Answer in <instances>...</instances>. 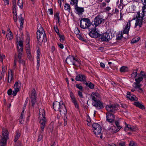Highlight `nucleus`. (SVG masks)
<instances>
[{
	"instance_id": "nucleus-52",
	"label": "nucleus",
	"mask_w": 146,
	"mask_h": 146,
	"mask_svg": "<svg viewBox=\"0 0 146 146\" xmlns=\"http://www.w3.org/2000/svg\"><path fill=\"white\" fill-rule=\"evenodd\" d=\"M137 75V72H135L132 74L131 75V77L133 78H135Z\"/></svg>"
},
{
	"instance_id": "nucleus-4",
	"label": "nucleus",
	"mask_w": 146,
	"mask_h": 146,
	"mask_svg": "<svg viewBox=\"0 0 146 146\" xmlns=\"http://www.w3.org/2000/svg\"><path fill=\"white\" fill-rule=\"evenodd\" d=\"M66 62L68 64H72L74 66H78L81 64L80 62L76 58L71 55H69L66 60Z\"/></svg>"
},
{
	"instance_id": "nucleus-43",
	"label": "nucleus",
	"mask_w": 146,
	"mask_h": 146,
	"mask_svg": "<svg viewBox=\"0 0 146 146\" xmlns=\"http://www.w3.org/2000/svg\"><path fill=\"white\" fill-rule=\"evenodd\" d=\"M143 4V6L142 7V10L143 11H145V10L146 9V0H144Z\"/></svg>"
},
{
	"instance_id": "nucleus-33",
	"label": "nucleus",
	"mask_w": 146,
	"mask_h": 146,
	"mask_svg": "<svg viewBox=\"0 0 146 146\" xmlns=\"http://www.w3.org/2000/svg\"><path fill=\"white\" fill-rule=\"evenodd\" d=\"M120 70L121 72H125L128 71V69L127 67L123 66L120 68Z\"/></svg>"
},
{
	"instance_id": "nucleus-63",
	"label": "nucleus",
	"mask_w": 146,
	"mask_h": 146,
	"mask_svg": "<svg viewBox=\"0 0 146 146\" xmlns=\"http://www.w3.org/2000/svg\"><path fill=\"white\" fill-rule=\"evenodd\" d=\"M140 75L143 77L145 78L146 75L145 73L142 71L141 72Z\"/></svg>"
},
{
	"instance_id": "nucleus-14",
	"label": "nucleus",
	"mask_w": 146,
	"mask_h": 146,
	"mask_svg": "<svg viewBox=\"0 0 146 146\" xmlns=\"http://www.w3.org/2000/svg\"><path fill=\"white\" fill-rule=\"evenodd\" d=\"M111 34V33H109L106 32L103 34L101 37V39L102 41H108L111 39L112 38Z\"/></svg>"
},
{
	"instance_id": "nucleus-29",
	"label": "nucleus",
	"mask_w": 146,
	"mask_h": 146,
	"mask_svg": "<svg viewBox=\"0 0 146 146\" xmlns=\"http://www.w3.org/2000/svg\"><path fill=\"white\" fill-rule=\"evenodd\" d=\"M125 130L126 131H134V128L131 126L129 125H128L126 123H125Z\"/></svg>"
},
{
	"instance_id": "nucleus-5",
	"label": "nucleus",
	"mask_w": 146,
	"mask_h": 146,
	"mask_svg": "<svg viewBox=\"0 0 146 146\" xmlns=\"http://www.w3.org/2000/svg\"><path fill=\"white\" fill-rule=\"evenodd\" d=\"M91 25L90 20L88 18H83L80 21V27L82 29H89Z\"/></svg>"
},
{
	"instance_id": "nucleus-19",
	"label": "nucleus",
	"mask_w": 146,
	"mask_h": 146,
	"mask_svg": "<svg viewBox=\"0 0 146 146\" xmlns=\"http://www.w3.org/2000/svg\"><path fill=\"white\" fill-rule=\"evenodd\" d=\"M89 35L92 38H96L99 36V34L97 32L95 29H92L90 31Z\"/></svg>"
},
{
	"instance_id": "nucleus-21",
	"label": "nucleus",
	"mask_w": 146,
	"mask_h": 146,
	"mask_svg": "<svg viewBox=\"0 0 146 146\" xmlns=\"http://www.w3.org/2000/svg\"><path fill=\"white\" fill-rule=\"evenodd\" d=\"M18 52V55H16L18 57V62L22 64L24 63L23 60L21 59L23 55V50H21V51L20 50H17Z\"/></svg>"
},
{
	"instance_id": "nucleus-11",
	"label": "nucleus",
	"mask_w": 146,
	"mask_h": 146,
	"mask_svg": "<svg viewBox=\"0 0 146 146\" xmlns=\"http://www.w3.org/2000/svg\"><path fill=\"white\" fill-rule=\"evenodd\" d=\"M106 120L108 122L111 123L114 122L115 119V116L113 114L108 112L106 113Z\"/></svg>"
},
{
	"instance_id": "nucleus-13",
	"label": "nucleus",
	"mask_w": 146,
	"mask_h": 146,
	"mask_svg": "<svg viewBox=\"0 0 146 146\" xmlns=\"http://www.w3.org/2000/svg\"><path fill=\"white\" fill-rule=\"evenodd\" d=\"M131 21L128 20V22L126 23V25L123 28V34H128L129 31L130 29L131 26Z\"/></svg>"
},
{
	"instance_id": "nucleus-34",
	"label": "nucleus",
	"mask_w": 146,
	"mask_h": 146,
	"mask_svg": "<svg viewBox=\"0 0 146 146\" xmlns=\"http://www.w3.org/2000/svg\"><path fill=\"white\" fill-rule=\"evenodd\" d=\"M78 0H71L70 4L72 5L77 6Z\"/></svg>"
},
{
	"instance_id": "nucleus-16",
	"label": "nucleus",
	"mask_w": 146,
	"mask_h": 146,
	"mask_svg": "<svg viewBox=\"0 0 146 146\" xmlns=\"http://www.w3.org/2000/svg\"><path fill=\"white\" fill-rule=\"evenodd\" d=\"M92 104L97 109H100L104 108L102 103L99 100L92 102Z\"/></svg>"
},
{
	"instance_id": "nucleus-51",
	"label": "nucleus",
	"mask_w": 146,
	"mask_h": 146,
	"mask_svg": "<svg viewBox=\"0 0 146 146\" xmlns=\"http://www.w3.org/2000/svg\"><path fill=\"white\" fill-rule=\"evenodd\" d=\"M76 87L78 88V89L80 90H82L83 89V88L81 85L80 84H77L76 86Z\"/></svg>"
},
{
	"instance_id": "nucleus-59",
	"label": "nucleus",
	"mask_w": 146,
	"mask_h": 146,
	"mask_svg": "<svg viewBox=\"0 0 146 146\" xmlns=\"http://www.w3.org/2000/svg\"><path fill=\"white\" fill-rule=\"evenodd\" d=\"M64 120V126H66L67 124V118L66 117H65Z\"/></svg>"
},
{
	"instance_id": "nucleus-56",
	"label": "nucleus",
	"mask_w": 146,
	"mask_h": 146,
	"mask_svg": "<svg viewBox=\"0 0 146 146\" xmlns=\"http://www.w3.org/2000/svg\"><path fill=\"white\" fill-rule=\"evenodd\" d=\"M106 5L105 3V2L102 3L100 4V7L101 8H103L104 7H105L106 6Z\"/></svg>"
},
{
	"instance_id": "nucleus-18",
	"label": "nucleus",
	"mask_w": 146,
	"mask_h": 146,
	"mask_svg": "<svg viewBox=\"0 0 146 146\" xmlns=\"http://www.w3.org/2000/svg\"><path fill=\"white\" fill-rule=\"evenodd\" d=\"M74 9L76 13L79 15H82L84 11V8L79 7L78 5L74 6Z\"/></svg>"
},
{
	"instance_id": "nucleus-49",
	"label": "nucleus",
	"mask_w": 146,
	"mask_h": 146,
	"mask_svg": "<svg viewBox=\"0 0 146 146\" xmlns=\"http://www.w3.org/2000/svg\"><path fill=\"white\" fill-rule=\"evenodd\" d=\"M24 19L22 17H21L20 19V25L21 27H23Z\"/></svg>"
},
{
	"instance_id": "nucleus-15",
	"label": "nucleus",
	"mask_w": 146,
	"mask_h": 146,
	"mask_svg": "<svg viewBox=\"0 0 146 146\" xmlns=\"http://www.w3.org/2000/svg\"><path fill=\"white\" fill-rule=\"evenodd\" d=\"M102 19L99 17L97 16L96 17L94 20L92 21V24L93 25H94L95 27H96L101 23L102 22Z\"/></svg>"
},
{
	"instance_id": "nucleus-7",
	"label": "nucleus",
	"mask_w": 146,
	"mask_h": 146,
	"mask_svg": "<svg viewBox=\"0 0 146 146\" xmlns=\"http://www.w3.org/2000/svg\"><path fill=\"white\" fill-rule=\"evenodd\" d=\"M136 17L137 18V20L135 24V27L136 28L137 27H139V28H140L141 26L142 23V20H144V17L143 16V14H142V13L140 14L139 13H137Z\"/></svg>"
},
{
	"instance_id": "nucleus-23",
	"label": "nucleus",
	"mask_w": 146,
	"mask_h": 146,
	"mask_svg": "<svg viewBox=\"0 0 146 146\" xmlns=\"http://www.w3.org/2000/svg\"><path fill=\"white\" fill-rule=\"evenodd\" d=\"M143 79V78L142 76H139L137 78L135 79V82L134 83V84L135 85L134 87H139L141 84L140 83L141 81Z\"/></svg>"
},
{
	"instance_id": "nucleus-22",
	"label": "nucleus",
	"mask_w": 146,
	"mask_h": 146,
	"mask_svg": "<svg viewBox=\"0 0 146 146\" xmlns=\"http://www.w3.org/2000/svg\"><path fill=\"white\" fill-rule=\"evenodd\" d=\"M127 97L130 100L133 101H137L138 98L134 95L131 94L130 92H127Z\"/></svg>"
},
{
	"instance_id": "nucleus-8",
	"label": "nucleus",
	"mask_w": 146,
	"mask_h": 146,
	"mask_svg": "<svg viewBox=\"0 0 146 146\" xmlns=\"http://www.w3.org/2000/svg\"><path fill=\"white\" fill-rule=\"evenodd\" d=\"M93 130L94 133L97 135L100 134L102 131V127L101 126L96 123H94L92 125Z\"/></svg>"
},
{
	"instance_id": "nucleus-46",
	"label": "nucleus",
	"mask_w": 146,
	"mask_h": 146,
	"mask_svg": "<svg viewBox=\"0 0 146 146\" xmlns=\"http://www.w3.org/2000/svg\"><path fill=\"white\" fill-rule=\"evenodd\" d=\"M20 90L17 89H14V90L13 91L12 95H13L14 96H15L18 92Z\"/></svg>"
},
{
	"instance_id": "nucleus-1",
	"label": "nucleus",
	"mask_w": 146,
	"mask_h": 146,
	"mask_svg": "<svg viewBox=\"0 0 146 146\" xmlns=\"http://www.w3.org/2000/svg\"><path fill=\"white\" fill-rule=\"evenodd\" d=\"M53 108L56 111H59L60 114H66L67 110L65 106L62 102H58L55 101L53 103Z\"/></svg>"
},
{
	"instance_id": "nucleus-44",
	"label": "nucleus",
	"mask_w": 146,
	"mask_h": 146,
	"mask_svg": "<svg viewBox=\"0 0 146 146\" xmlns=\"http://www.w3.org/2000/svg\"><path fill=\"white\" fill-rule=\"evenodd\" d=\"M13 16H17V14L16 13V8H15V5L14 6V7L13 8Z\"/></svg>"
},
{
	"instance_id": "nucleus-58",
	"label": "nucleus",
	"mask_w": 146,
	"mask_h": 146,
	"mask_svg": "<svg viewBox=\"0 0 146 146\" xmlns=\"http://www.w3.org/2000/svg\"><path fill=\"white\" fill-rule=\"evenodd\" d=\"M48 11L49 12V14L50 15H52L53 13V9H48Z\"/></svg>"
},
{
	"instance_id": "nucleus-25",
	"label": "nucleus",
	"mask_w": 146,
	"mask_h": 146,
	"mask_svg": "<svg viewBox=\"0 0 146 146\" xmlns=\"http://www.w3.org/2000/svg\"><path fill=\"white\" fill-rule=\"evenodd\" d=\"M39 115H38V118H45L44 111V109H39Z\"/></svg>"
},
{
	"instance_id": "nucleus-62",
	"label": "nucleus",
	"mask_w": 146,
	"mask_h": 146,
	"mask_svg": "<svg viewBox=\"0 0 146 146\" xmlns=\"http://www.w3.org/2000/svg\"><path fill=\"white\" fill-rule=\"evenodd\" d=\"M58 45L61 49H63L64 48V46L62 44L60 43H58Z\"/></svg>"
},
{
	"instance_id": "nucleus-36",
	"label": "nucleus",
	"mask_w": 146,
	"mask_h": 146,
	"mask_svg": "<svg viewBox=\"0 0 146 146\" xmlns=\"http://www.w3.org/2000/svg\"><path fill=\"white\" fill-rule=\"evenodd\" d=\"M64 9L65 10L70 12V5L68 3L65 4L64 6Z\"/></svg>"
},
{
	"instance_id": "nucleus-3",
	"label": "nucleus",
	"mask_w": 146,
	"mask_h": 146,
	"mask_svg": "<svg viewBox=\"0 0 146 146\" xmlns=\"http://www.w3.org/2000/svg\"><path fill=\"white\" fill-rule=\"evenodd\" d=\"M36 33L37 38L38 42H41L45 37V34L44 31L40 24L38 25Z\"/></svg>"
},
{
	"instance_id": "nucleus-32",
	"label": "nucleus",
	"mask_w": 146,
	"mask_h": 146,
	"mask_svg": "<svg viewBox=\"0 0 146 146\" xmlns=\"http://www.w3.org/2000/svg\"><path fill=\"white\" fill-rule=\"evenodd\" d=\"M85 84L87 86H88L91 89H93L94 88V85L92 83L90 82H85Z\"/></svg>"
},
{
	"instance_id": "nucleus-28",
	"label": "nucleus",
	"mask_w": 146,
	"mask_h": 146,
	"mask_svg": "<svg viewBox=\"0 0 146 146\" xmlns=\"http://www.w3.org/2000/svg\"><path fill=\"white\" fill-rule=\"evenodd\" d=\"M21 87V84L20 81L16 82L14 86V89H17L20 90Z\"/></svg>"
},
{
	"instance_id": "nucleus-38",
	"label": "nucleus",
	"mask_w": 146,
	"mask_h": 146,
	"mask_svg": "<svg viewBox=\"0 0 146 146\" xmlns=\"http://www.w3.org/2000/svg\"><path fill=\"white\" fill-rule=\"evenodd\" d=\"M17 4L21 8L23 7V2L21 0H17Z\"/></svg>"
},
{
	"instance_id": "nucleus-53",
	"label": "nucleus",
	"mask_w": 146,
	"mask_h": 146,
	"mask_svg": "<svg viewBox=\"0 0 146 146\" xmlns=\"http://www.w3.org/2000/svg\"><path fill=\"white\" fill-rule=\"evenodd\" d=\"M142 14H143V16L144 17V19L145 21H146V11L145 10V11H143L142 10Z\"/></svg>"
},
{
	"instance_id": "nucleus-41",
	"label": "nucleus",
	"mask_w": 146,
	"mask_h": 146,
	"mask_svg": "<svg viewBox=\"0 0 146 146\" xmlns=\"http://www.w3.org/2000/svg\"><path fill=\"white\" fill-rule=\"evenodd\" d=\"M18 61V57L17 56L15 55V60L14 61V68H15L16 66V62L17 61Z\"/></svg>"
},
{
	"instance_id": "nucleus-64",
	"label": "nucleus",
	"mask_w": 146,
	"mask_h": 146,
	"mask_svg": "<svg viewBox=\"0 0 146 146\" xmlns=\"http://www.w3.org/2000/svg\"><path fill=\"white\" fill-rule=\"evenodd\" d=\"M87 121L88 122H90L91 121V119L89 116H87L86 117Z\"/></svg>"
},
{
	"instance_id": "nucleus-39",
	"label": "nucleus",
	"mask_w": 146,
	"mask_h": 146,
	"mask_svg": "<svg viewBox=\"0 0 146 146\" xmlns=\"http://www.w3.org/2000/svg\"><path fill=\"white\" fill-rule=\"evenodd\" d=\"M60 37V41L62 42H63L64 41L65 38L64 37L63 35H61L59 34V35H58Z\"/></svg>"
},
{
	"instance_id": "nucleus-60",
	"label": "nucleus",
	"mask_w": 146,
	"mask_h": 146,
	"mask_svg": "<svg viewBox=\"0 0 146 146\" xmlns=\"http://www.w3.org/2000/svg\"><path fill=\"white\" fill-rule=\"evenodd\" d=\"M4 73L0 72V80H1L4 76Z\"/></svg>"
},
{
	"instance_id": "nucleus-48",
	"label": "nucleus",
	"mask_w": 146,
	"mask_h": 146,
	"mask_svg": "<svg viewBox=\"0 0 146 146\" xmlns=\"http://www.w3.org/2000/svg\"><path fill=\"white\" fill-rule=\"evenodd\" d=\"M5 58V56L3 54L0 55V61L1 62H3V59Z\"/></svg>"
},
{
	"instance_id": "nucleus-40",
	"label": "nucleus",
	"mask_w": 146,
	"mask_h": 146,
	"mask_svg": "<svg viewBox=\"0 0 146 146\" xmlns=\"http://www.w3.org/2000/svg\"><path fill=\"white\" fill-rule=\"evenodd\" d=\"M139 40V37H137L133 38L131 41V43H134L137 42Z\"/></svg>"
},
{
	"instance_id": "nucleus-10",
	"label": "nucleus",
	"mask_w": 146,
	"mask_h": 146,
	"mask_svg": "<svg viewBox=\"0 0 146 146\" xmlns=\"http://www.w3.org/2000/svg\"><path fill=\"white\" fill-rule=\"evenodd\" d=\"M47 121V120L46 117L39 119V122L41 129L40 131L41 133L44 131Z\"/></svg>"
},
{
	"instance_id": "nucleus-47",
	"label": "nucleus",
	"mask_w": 146,
	"mask_h": 146,
	"mask_svg": "<svg viewBox=\"0 0 146 146\" xmlns=\"http://www.w3.org/2000/svg\"><path fill=\"white\" fill-rule=\"evenodd\" d=\"M20 136V135L19 133H17L14 139V141L15 142H16L18 140Z\"/></svg>"
},
{
	"instance_id": "nucleus-20",
	"label": "nucleus",
	"mask_w": 146,
	"mask_h": 146,
	"mask_svg": "<svg viewBox=\"0 0 146 146\" xmlns=\"http://www.w3.org/2000/svg\"><path fill=\"white\" fill-rule=\"evenodd\" d=\"M86 76L85 75L82 74H79L76 77V80L78 81L83 82L85 84L86 80Z\"/></svg>"
},
{
	"instance_id": "nucleus-37",
	"label": "nucleus",
	"mask_w": 146,
	"mask_h": 146,
	"mask_svg": "<svg viewBox=\"0 0 146 146\" xmlns=\"http://www.w3.org/2000/svg\"><path fill=\"white\" fill-rule=\"evenodd\" d=\"M59 13H56L55 15H54L55 18L56 19L57 21L59 24H60V18L59 16Z\"/></svg>"
},
{
	"instance_id": "nucleus-54",
	"label": "nucleus",
	"mask_w": 146,
	"mask_h": 146,
	"mask_svg": "<svg viewBox=\"0 0 146 146\" xmlns=\"http://www.w3.org/2000/svg\"><path fill=\"white\" fill-rule=\"evenodd\" d=\"M118 145L119 146H125V143L124 142H119L118 143Z\"/></svg>"
},
{
	"instance_id": "nucleus-27",
	"label": "nucleus",
	"mask_w": 146,
	"mask_h": 146,
	"mask_svg": "<svg viewBox=\"0 0 146 146\" xmlns=\"http://www.w3.org/2000/svg\"><path fill=\"white\" fill-rule=\"evenodd\" d=\"M18 43L17 46V50H20V51H21V50H23V42L21 40L19 41H17Z\"/></svg>"
},
{
	"instance_id": "nucleus-9",
	"label": "nucleus",
	"mask_w": 146,
	"mask_h": 146,
	"mask_svg": "<svg viewBox=\"0 0 146 146\" xmlns=\"http://www.w3.org/2000/svg\"><path fill=\"white\" fill-rule=\"evenodd\" d=\"M106 108L108 112L115 113L117 109V106L115 105H107Z\"/></svg>"
},
{
	"instance_id": "nucleus-24",
	"label": "nucleus",
	"mask_w": 146,
	"mask_h": 146,
	"mask_svg": "<svg viewBox=\"0 0 146 146\" xmlns=\"http://www.w3.org/2000/svg\"><path fill=\"white\" fill-rule=\"evenodd\" d=\"M108 131L111 134H113L118 132L119 131V129H117L116 127L113 126L109 129Z\"/></svg>"
},
{
	"instance_id": "nucleus-2",
	"label": "nucleus",
	"mask_w": 146,
	"mask_h": 146,
	"mask_svg": "<svg viewBox=\"0 0 146 146\" xmlns=\"http://www.w3.org/2000/svg\"><path fill=\"white\" fill-rule=\"evenodd\" d=\"M9 138V134L8 131L6 129L3 128L2 136L0 135V146H5Z\"/></svg>"
},
{
	"instance_id": "nucleus-50",
	"label": "nucleus",
	"mask_w": 146,
	"mask_h": 146,
	"mask_svg": "<svg viewBox=\"0 0 146 146\" xmlns=\"http://www.w3.org/2000/svg\"><path fill=\"white\" fill-rule=\"evenodd\" d=\"M26 52L28 55L29 56V57H31V55L30 50L29 49H27L26 50Z\"/></svg>"
},
{
	"instance_id": "nucleus-26",
	"label": "nucleus",
	"mask_w": 146,
	"mask_h": 146,
	"mask_svg": "<svg viewBox=\"0 0 146 146\" xmlns=\"http://www.w3.org/2000/svg\"><path fill=\"white\" fill-rule=\"evenodd\" d=\"M13 74L11 70H9L8 74V82L10 83L13 79Z\"/></svg>"
},
{
	"instance_id": "nucleus-61",
	"label": "nucleus",
	"mask_w": 146,
	"mask_h": 146,
	"mask_svg": "<svg viewBox=\"0 0 146 146\" xmlns=\"http://www.w3.org/2000/svg\"><path fill=\"white\" fill-rule=\"evenodd\" d=\"M12 90L11 89H9L7 91V94L9 95H11L12 94Z\"/></svg>"
},
{
	"instance_id": "nucleus-42",
	"label": "nucleus",
	"mask_w": 146,
	"mask_h": 146,
	"mask_svg": "<svg viewBox=\"0 0 146 146\" xmlns=\"http://www.w3.org/2000/svg\"><path fill=\"white\" fill-rule=\"evenodd\" d=\"M115 123L117 129H119V130L121 128V127L119 125V122L117 121H115Z\"/></svg>"
},
{
	"instance_id": "nucleus-35",
	"label": "nucleus",
	"mask_w": 146,
	"mask_h": 146,
	"mask_svg": "<svg viewBox=\"0 0 146 146\" xmlns=\"http://www.w3.org/2000/svg\"><path fill=\"white\" fill-rule=\"evenodd\" d=\"M123 32L122 31L119 32L116 35L117 38V39H121L123 38Z\"/></svg>"
},
{
	"instance_id": "nucleus-6",
	"label": "nucleus",
	"mask_w": 146,
	"mask_h": 146,
	"mask_svg": "<svg viewBox=\"0 0 146 146\" xmlns=\"http://www.w3.org/2000/svg\"><path fill=\"white\" fill-rule=\"evenodd\" d=\"M36 96V91L33 88L32 90L30 99L31 103L33 107L35 106L36 105H37Z\"/></svg>"
},
{
	"instance_id": "nucleus-45",
	"label": "nucleus",
	"mask_w": 146,
	"mask_h": 146,
	"mask_svg": "<svg viewBox=\"0 0 146 146\" xmlns=\"http://www.w3.org/2000/svg\"><path fill=\"white\" fill-rule=\"evenodd\" d=\"M54 29L55 31L57 33V35H59V34H60L59 32V29L57 26L56 25V26H54Z\"/></svg>"
},
{
	"instance_id": "nucleus-31",
	"label": "nucleus",
	"mask_w": 146,
	"mask_h": 146,
	"mask_svg": "<svg viewBox=\"0 0 146 146\" xmlns=\"http://www.w3.org/2000/svg\"><path fill=\"white\" fill-rule=\"evenodd\" d=\"M6 36L7 39L9 40H11L13 39V34L10 30H9L8 33L7 34Z\"/></svg>"
},
{
	"instance_id": "nucleus-55",
	"label": "nucleus",
	"mask_w": 146,
	"mask_h": 146,
	"mask_svg": "<svg viewBox=\"0 0 146 146\" xmlns=\"http://www.w3.org/2000/svg\"><path fill=\"white\" fill-rule=\"evenodd\" d=\"M129 145V146H136V144L133 141H132L130 142Z\"/></svg>"
},
{
	"instance_id": "nucleus-57",
	"label": "nucleus",
	"mask_w": 146,
	"mask_h": 146,
	"mask_svg": "<svg viewBox=\"0 0 146 146\" xmlns=\"http://www.w3.org/2000/svg\"><path fill=\"white\" fill-rule=\"evenodd\" d=\"M43 138V136L42 135H40L38 137V141H39L41 140Z\"/></svg>"
},
{
	"instance_id": "nucleus-17",
	"label": "nucleus",
	"mask_w": 146,
	"mask_h": 146,
	"mask_svg": "<svg viewBox=\"0 0 146 146\" xmlns=\"http://www.w3.org/2000/svg\"><path fill=\"white\" fill-rule=\"evenodd\" d=\"M91 97L92 102L99 100V99L100 98V96L98 93L93 92L91 95Z\"/></svg>"
},
{
	"instance_id": "nucleus-12",
	"label": "nucleus",
	"mask_w": 146,
	"mask_h": 146,
	"mask_svg": "<svg viewBox=\"0 0 146 146\" xmlns=\"http://www.w3.org/2000/svg\"><path fill=\"white\" fill-rule=\"evenodd\" d=\"M70 96L71 98V100L74 104L75 107L78 109L79 106L78 101L72 92H70Z\"/></svg>"
},
{
	"instance_id": "nucleus-30",
	"label": "nucleus",
	"mask_w": 146,
	"mask_h": 146,
	"mask_svg": "<svg viewBox=\"0 0 146 146\" xmlns=\"http://www.w3.org/2000/svg\"><path fill=\"white\" fill-rule=\"evenodd\" d=\"M134 104L136 107L142 109H144L145 108L143 105L140 103L139 102H135L134 103Z\"/></svg>"
}]
</instances>
